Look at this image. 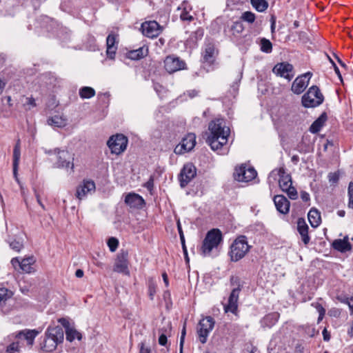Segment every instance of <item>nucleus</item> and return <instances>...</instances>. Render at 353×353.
<instances>
[{
    "label": "nucleus",
    "instance_id": "61",
    "mask_svg": "<svg viewBox=\"0 0 353 353\" xmlns=\"http://www.w3.org/2000/svg\"><path fill=\"white\" fill-rule=\"evenodd\" d=\"M323 339L325 341H329L330 340V335L327 331L326 329H324L323 331Z\"/></svg>",
    "mask_w": 353,
    "mask_h": 353
},
{
    "label": "nucleus",
    "instance_id": "59",
    "mask_svg": "<svg viewBox=\"0 0 353 353\" xmlns=\"http://www.w3.org/2000/svg\"><path fill=\"white\" fill-rule=\"evenodd\" d=\"M347 303L349 308L351 311V314H353V296L350 299V301H347Z\"/></svg>",
    "mask_w": 353,
    "mask_h": 353
},
{
    "label": "nucleus",
    "instance_id": "27",
    "mask_svg": "<svg viewBox=\"0 0 353 353\" xmlns=\"http://www.w3.org/2000/svg\"><path fill=\"white\" fill-rule=\"evenodd\" d=\"M308 221L313 228L318 227L321 221L320 212L315 208H312L307 214Z\"/></svg>",
    "mask_w": 353,
    "mask_h": 353
},
{
    "label": "nucleus",
    "instance_id": "30",
    "mask_svg": "<svg viewBox=\"0 0 353 353\" xmlns=\"http://www.w3.org/2000/svg\"><path fill=\"white\" fill-rule=\"evenodd\" d=\"M147 53L148 49L141 47L137 50L129 51L127 56L132 60H138L146 56Z\"/></svg>",
    "mask_w": 353,
    "mask_h": 353
},
{
    "label": "nucleus",
    "instance_id": "50",
    "mask_svg": "<svg viewBox=\"0 0 353 353\" xmlns=\"http://www.w3.org/2000/svg\"><path fill=\"white\" fill-rule=\"evenodd\" d=\"M329 181L331 183H336L339 181V176L336 172H331L328 175Z\"/></svg>",
    "mask_w": 353,
    "mask_h": 353
},
{
    "label": "nucleus",
    "instance_id": "56",
    "mask_svg": "<svg viewBox=\"0 0 353 353\" xmlns=\"http://www.w3.org/2000/svg\"><path fill=\"white\" fill-rule=\"evenodd\" d=\"M26 100H27V101H26L27 105H29L31 107H35L36 106V103H35V100H34V98L28 97V98L26 99Z\"/></svg>",
    "mask_w": 353,
    "mask_h": 353
},
{
    "label": "nucleus",
    "instance_id": "44",
    "mask_svg": "<svg viewBox=\"0 0 353 353\" xmlns=\"http://www.w3.org/2000/svg\"><path fill=\"white\" fill-rule=\"evenodd\" d=\"M349 202L348 207L353 209V182H350L347 190Z\"/></svg>",
    "mask_w": 353,
    "mask_h": 353
},
{
    "label": "nucleus",
    "instance_id": "49",
    "mask_svg": "<svg viewBox=\"0 0 353 353\" xmlns=\"http://www.w3.org/2000/svg\"><path fill=\"white\" fill-rule=\"evenodd\" d=\"M203 36V30L202 29H198L195 32H194L191 36V39H193V37L195 38V40L201 39Z\"/></svg>",
    "mask_w": 353,
    "mask_h": 353
},
{
    "label": "nucleus",
    "instance_id": "11",
    "mask_svg": "<svg viewBox=\"0 0 353 353\" xmlns=\"http://www.w3.org/2000/svg\"><path fill=\"white\" fill-rule=\"evenodd\" d=\"M141 28L143 35L150 38L158 37L163 30V28L155 21L143 23Z\"/></svg>",
    "mask_w": 353,
    "mask_h": 353
},
{
    "label": "nucleus",
    "instance_id": "18",
    "mask_svg": "<svg viewBox=\"0 0 353 353\" xmlns=\"http://www.w3.org/2000/svg\"><path fill=\"white\" fill-rule=\"evenodd\" d=\"M274 203L276 210L281 214H286L290 210V203L283 195H276Z\"/></svg>",
    "mask_w": 353,
    "mask_h": 353
},
{
    "label": "nucleus",
    "instance_id": "34",
    "mask_svg": "<svg viewBox=\"0 0 353 353\" xmlns=\"http://www.w3.org/2000/svg\"><path fill=\"white\" fill-rule=\"evenodd\" d=\"M65 336L66 339L70 342L74 341L75 339L81 340L82 337L80 332H79L76 329L69 326L66 327L65 328Z\"/></svg>",
    "mask_w": 353,
    "mask_h": 353
},
{
    "label": "nucleus",
    "instance_id": "8",
    "mask_svg": "<svg viewBox=\"0 0 353 353\" xmlns=\"http://www.w3.org/2000/svg\"><path fill=\"white\" fill-rule=\"evenodd\" d=\"M196 145V135L193 133L188 134L183 138L181 143L178 144L174 152L176 154H183L191 151Z\"/></svg>",
    "mask_w": 353,
    "mask_h": 353
},
{
    "label": "nucleus",
    "instance_id": "31",
    "mask_svg": "<svg viewBox=\"0 0 353 353\" xmlns=\"http://www.w3.org/2000/svg\"><path fill=\"white\" fill-rule=\"evenodd\" d=\"M21 157L20 145L19 142L16 144L13 150V174L17 175L19 163Z\"/></svg>",
    "mask_w": 353,
    "mask_h": 353
},
{
    "label": "nucleus",
    "instance_id": "35",
    "mask_svg": "<svg viewBox=\"0 0 353 353\" xmlns=\"http://www.w3.org/2000/svg\"><path fill=\"white\" fill-rule=\"evenodd\" d=\"M95 95V90L91 88L85 86L79 90V96L81 99H90Z\"/></svg>",
    "mask_w": 353,
    "mask_h": 353
},
{
    "label": "nucleus",
    "instance_id": "20",
    "mask_svg": "<svg viewBox=\"0 0 353 353\" xmlns=\"http://www.w3.org/2000/svg\"><path fill=\"white\" fill-rule=\"evenodd\" d=\"M125 203L130 208H141L145 203L143 199L135 193L128 194L125 199Z\"/></svg>",
    "mask_w": 353,
    "mask_h": 353
},
{
    "label": "nucleus",
    "instance_id": "45",
    "mask_svg": "<svg viewBox=\"0 0 353 353\" xmlns=\"http://www.w3.org/2000/svg\"><path fill=\"white\" fill-rule=\"evenodd\" d=\"M244 29V27L243 26V23L240 21H236L233 23L232 26V30L233 31V33H241Z\"/></svg>",
    "mask_w": 353,
    "mask_h": 353
},
{
    "label": "nucleus",
    "instance_id": "62",
    "mask_svg": "<svg viewBox=\"0 0 353 353\" xmlns=\"http://www.w3.org/2000/svg\"><path fill=\"white\" fill-rule=\"evenodd\" d=\"M6 84V83L3 80L0 79V94L3 92V91L5 88Z\"/></svg>",
    "mask_w": 353,
    "mask_h": 353
},
{
    "label": "nucleus",
    "instance_id": "60",
    "mask_svg": "<svg viewBox=\"0 0 353 353\" xmlns=\"http://www.w3.org/2000/svg\"><path fill=\"white\" fill-rule=\"evenodd\" d=\"M294 353H303V347L301 345H296L294 350Z\"/></svg>",
    "mask_w": 353,
    "mask_h": 353
},
{
    "label": "nucleus",
    "instance_id": "1",
    "mask_svg": "<svg viewBox=\"0 0 353 353\" xmlns=\"http://www.w3.org/2000/svg\"><path fill=\"white\" fill-rule=\"evenodd\" d=\"M209 134L206 142L214 151H219L228 143L230 133V128L226 126L222 119L212 121L208 125Z\"/></svg>",
    "mask_w": 353,
    "mask_h": 353
},
{
    "label": "nucleus",
    "instance_id": "22",
    "mask_svg": "<svg viewBox=\"0 0 353 353\" xmlns=\"http://www.w3.org/2000/svg\"><path fill=\"white\" fill-rule=\"evenodd\" d=\"M308 225H307L305 219H299L297 221V230L301 236V239L305 245L308 244L310 238L308 235Z\"/></svg>",
    "mask_w": 353,
    "mask_h": 353
},
{
    "label": "nucleus",
    "instance_id": "36",
    "mask_svg": "<svg viewBox=\"0 0 353 353\" xmlns=\"http://www.w3.org/2000/svg\"><path fill=\"white\" fill-rule=\"evenodd\" d=\"M252 6L258 12H264L268 7V3L265 0H250Z\"/></svg>",
    "mask_w": 353,
    "mask_h": 353
},
{
    "label": "nucleus",
    "instance_id": "38",
    "mask_svg": "<svg viewBox=\"0 0 353 353\" xmlns=\"http://www.w3.org/2000/svg\"><path fill=\"white\" fill-rule=\"evenodd\" d=\"M279 314L277 313H272L266 315L263 323L268 327H271L278 321Z\"/></svg>",
    "mask_w": 353,
    "mask_h": 353
},
{
    "label": "nucleus",
    "instance_id": "41",
    "mask_svg": "<svg viewBox=\"0 0 353 353\" xmlns=\"http://www.w3.org/2000/svg\"><path fill=\"white\" fill-rule=\"evenodd\" d=\"M12 293L6 288H0V304L4 303L12 296Z\"/></svg>",
    "mask_w": 353,
    "mask_h": 353
},
{
    "label": "nucleus",
    "instance_id": "43",
    "mask_svg": "<svg viewBox=\"0 0 353 353\" xmlns=\"http://www.w3.org/2000/svg\"><path fill=\"white\" fill-rule=\"evenodd\" d=\"M119 241L114 237H111L108 241V245L111 252H114L118 247Z\"/></svg>",
    "mask_w": 353,
    "mask_h": 353
},
{
    "label": "nucleus",
    "instance_id": "6",
    "mask_svg": "<svg viewBox=\"0 0 353 353\" xmlns=\"http://www.w3.org/2000/svg\"><path fill=\"white\" fill-rule=\"evenodd\" d=\"M214 323L215 322L211 316H206L199 321L197 333L201 343H206L210 332L214 328Z\"/></svg>",
    "mask_w": 353,
    "mask_h": 353
},
{
    "label": "nucleus",
    "instance_id": "13",
    "mask_svg": "<svg viewBox=\"0 0 353 353\" xmlns=\"http://www.w3.org/2000/svg\"><path fill=\"white\" fill-rule=\"evenodd\" d=\"M196 168L192 163L185 164L180 173V185L185 187L190 181L196 176Z\"/></svg>",
    "mask_w": 353,
    "mask_h": 353
},
{
    "label": "nucleus",
    "instance_id": "32",
    "mask_svg": "<svg viewBox=\"0 0 353 353\" xmlns=\"http://www.w3.org/2000/svg\"><path fill=\"white\" fill-rule=\"evenodd\" d=\"M58 344L59 343L55 341L54 339L48 336H46L42 347L46 352H52L56 350Z\"/></svg>",
    "mask_w": 353,
    "mask_h": 353
},
{
    "label": "nucleus",
    "instance_id": "15",
    "mask_svg": "<svg viewBox=\"0 0 353 353\" xmlns=\"http://www.w3.org/2000/svg\"><path fill=\"white\" fill-rule=\"evenodd\" d=\"M114 271L125 274H129L128 252H122L118 254L115 261Z\"/></svg>",
    "mask_w": 353,
    "mask_h": 353
},
{
    "label": "nucleus",
    "instance_id": "29",
    "mask_svg": "<svg viewBox=\"0 0 353 353\" xmlns=\"http://www.w3.org/2000/svg\"><path fill=\"white\" fill-rule=\"evenodd\" d=\"M34 262L35 260L32 256L25 258L21 261L19 268L25 273H31L34 271L32 267Z\"/></svg>",
    "mask_w": 353,
    "mask_h": 353
},
{
    "label": "nucleus",
    "instance_id": "16",
    "mask_svg": "<svg viewBox=\"0 0 353 353\" xmlns=\"http://www.w3.org/2000/svg\"><path fill=\"white\" fill-rule=\"evenodd\" d=\"M240 291L241 288H239V286L232 290L228 299V305L224 306V310L225 312H231L232 313H235L238 307L237 303Z\"/></svg>",
    "mask_w": 353,
    "mask_h": 353
},
{
    "label": "nucleus",
    "instance_id": "24",
    "mask_svg": "<svg viewBox=\"0 0 353 353\" xmlns=\"http://www.w3.org/2000/svg\"><path fill=\"white\" fill-rule=\"evenodd\" d=\"M332 247L336 250L341 252H345L351 250V244L348 241V237L345 236L343 239H336L332 243Z\"/></svg>",
    "mask_w": 353,
    "mask_h": 353
},
{
    "label": "nucleus",
    "instance_id": "55",
    "mask_svg": "<svg viewBox=\"0 0 353 353\" xmlns=\"http://www.w3.org/2000/svg\"><path fill=\"white\" fill-rule=\"evenodd\" d=\"M301 198L303 201H308L310 199V194L305 191L301 192Z\"/></svg>",
    "mask_w": 353,
    "mask_h": 353
},
{
    "label": "nucleus",
    "instance_id": "46",
    "mask_svg": "<svg viewBox=\"0 0 353 353\" xmlns=\"http://www.w3.org/2000/svg\"><path fill=\"white\" fill-rule=\"evenodd\" d=\"M19 351V342H13L7 347V353H15Z\"/></svg>",
    "mask_w": 353,
    "mask_h": 353
},
{
    "label": "nucleus",
    "instance_id": "9",
    "mask_svg": "<svg viewBox=\"0 0 353 353\" xmlns=\"http://www.w3.org/2000/svg\"><path fill=\"white\" fill-rule=\"evenodd\" d=\"M256 171L253 168L245 165L236 168L234 173L235 179L241 182L250 181L256 176Z\"/></svg>",
    "mask_w": 353,
    "mask_h": 353
},
{
    "label": "nucleus",
    "instance_id": "25",
    "mask_svg": "<svg viewBox=\"0 0 353 353\" xmlns=\"http://www.w3.org/2000/svg\"><path fill=\"white\" fill-rule=\"evenodd\" d=\"M39 334V331L37 330H24L19 332L16 338H20L21 336H24V339L27 341V343L32 345L34 343L35 337Z\"/></svg>",
    "mask_w": 353,
    "mask_h": 353
},
{
    "label": "nucleus",
    "instance_id": "57",
    "mask_svg": "<svg viewBox=\"0 0 353 353\" xmlns=\"http://www.w3.org/2000/svg\"><path fill=\"white\" fill-rule=\"evenodd\" d=\"M11 263L14 266V268H16L17 266H19L21 261L19 260L18 258H13L11 260Z\"/></svg>",
    "mask_w": 353,
    "mask_h": 353
},
{
    "label": "nucleus",
    "instance_id": "51",
    "mask_svg": "<svg viewBox=\"0 0 353 353\" xmlns=\"http://www.w3.org/2000/svg\"><path fill=\"white\" fill-rule=\"evenodd\" d=\"M181 19L183 21H192L193 17L186 11L183 10L181 13Z\"/></svg>",
    "mask_w": 353,
    "mask_h": 353
},
{
    "label": "nucleus",
    "instance_id": "26",
    "mask_svg": "<svg viewBox=\"0 0 353 353\" xmlns=\"http://www.w3.org/2000/svg\"><path fill=\"white\" fill-rule=\"evenodd\" d=\"M327 119L326 113L323 112L319 117L312 123L310 127V131L313 134L319 132L325 123Z\"/></svg>",
    "mask_w": 353,
    "mask_h": 353
},
{
    "label": "nucleus",
    "instance_id": "14",
    "mask_svg": "<svg viewBox=\"0 0 353 353\" xmlns=\"http://www.w3.org/2000/svg\"><path fill=\"white\" fill-rule=\"evenodd\" d=\"M292 70V65L285 62L277 63L273 68L274 73L288 80L294 77Z\"/></svg>",
    "mask_w": 353,
    "mask_h": 353
},
{
    "label": "nucleus",
    "instance_id": "10",
    "mask_svg": "<svg viewBox=\"0 0 353 353\" xmlns=\"http://www.w3.org/2000/svg\"><path fill=\"white\" fill-rule=\"evenodd\" d=\"M312 75L311 72H307L296 77L292 83V91L296 94H301L308 85Z\"/></svg>",
    "mask_w": 353,
    "mask_h": 353
},
{
    "label": "nucleus",
    "instance_id": "19",
    "mask_svg": "<svg viewBox=\"0 0 353 353\" xmlns=\"http://www.w3.org/2000/svg\"><path fill=\"white\" fill-rule=\"evenodd\" d=\"M95 184L92 181H85L80 185L77 190V196L79 199H83L88 193L94 192Z\"/></svg>",
    "mask_w": 353,
    "mask_h": 353
},
{
    "label": "nucleus",
    "instance_id": "58",
    "mask_svg": "<svg viewBox=\"0 0 353 353\" xmlns=\"http://www.w3.org/2000/svg\"><path fill=\"white\" fill-rule=\"evenodd\" d=\"M187 94L190 98H193L198 94V92L196 90H193L188 91Z\"/></svg>",
    "mask_w": 353,
    "mask_h": 353
},
{
    "label": "nucleus",
    "instance_id": "42",
    "mask_svg": "<svg viewBox=\"0 0 353 353\" xmlns=\"http://www.w3.org/2000/svg\"><path fill=\"white\" fill-rule=\"evenodd\" d=\"M241 19L248 23H253L255 20V14L252 12H245L241 17Z\"/></svg>",
    "mask_w": 353,
    "mask_h": 353
},
{
    "label": "nucleus",
    "instance_id": "64",
    "mask_svg": "<svg viewBox=\"0 0 353 353\" xmlns=\"http://www.w3.org/2000/svg\"><path fill=\"white\" fill-rule=\"evenodd\" d=\"M299 35V39L303 40L304 41L307 39V34L304 32H300Z\"/></svg>",
    "mask_w": 353,
    "mask_h": 353
},
{
    "label": "nucleus",
    "instance_id": "33",
    "mask_svg": "<svg viewBox=\"0 0 353 353\" xmlns=\"http://www.w3.org/2000/svg\"><path fill=\"white\" fill-rule=\"evenodd\" d=\"M215 54V49L213 45L208 44L205 49L203 52V60L208 63H212L214 61Z\"/></svg>",
    "mask_w": 353,
    "mask_h": 353
},
{
    "label": "nucleus",
    "instance_id": "28",
    "mask_svg": "<svg viewBox=\"0 0 353 353\" xmlns=\"http://www.w3.org/2000/svg\"><path fill=\"white\" fill-rule=\"evenodd\" d=\"M49 125L54 128H63L67 125V119L61 115H54L47 121Z\"/></svg>",
    "mask_w": 353,
    "mask_h": 353
},
{
    "label": "nucleus",
    "instance_id": "21",
    "mask_svg": "<svg viewBox=\"0 0 353 353\" xmlns=\"http://www.w3.org/2000/svg\"><path fill=\"white\" fill-rule=\"evenodd\" d=\"M106 53L110 59H114L117 50V37L114 34H110L106 39Z\"/></svg>",
    "mask_w": 353,
    "mask_h": 353
},
{
    "label": "nucleus",
    "instance_id": "23",
    "mask_svg": "<svg viewBox=\"0 0 353 353\" xmlns=\"http://www.w3.org/2000/svg\"><path fill=\"white\" fill-rule=\"evenodd\" d=\"M46 336L52 338L60 343L63 340V330L60 326L49 327L46 332Z\"/></svg>",
    "mask_w": 353,
    "mask_h": 353
},
{
    "label": "nucleus",
    "instance_id": "2",
    "mask_svg": "<svg viewBox=\"0 0 353 353\" xmlns=\"http://www.w3.org/2000/svg\"><path fill=\"white\" fill-rule=\"evenodd\" d=\"M223 241L221 232L219 229H212L208 232L201 248V254L203 256L211 255L214 250H216Z\"/></svg>",
    "mask_w": 353,
    "mask_h": 353
},
{
    "label": "nucleus",
    "instance_id": "12",
    "mask_svg": "<svg viewBox=\"0 0 353 353\" xmlns=\"http://www.w3.org/2000/svg\"><path fill=\"white\" fill-rule=\"evenodd\" d=\"M165 69L169 73H173L185 68V63L179 57L168 56L164 61Z\"/></svg>",
    "mask_w": 353,
    "mask_h": 353
},
{
    "label": "nucleus",
    "instance_id": "3",
    "mask_svg": "<svg viewBox=\"0 0 353 353\" xmlns=\"http://www.w3.org/2000/svg\"><path fill=\"white\" fill-rule=\"evenodd\" d=\"M251 246L248 244L247 237L241 235L236 238L230 247L228 252L230 260L237 262L245 257L249 252Z\"/></svg>",
    "mask_w": 353,
    "mask_h": 353
},
{
    "label": "nucleus",
    "instance_id": "63",
    "mask_svg": "<svg viewBox=\"0 0 353 353\" xmlns=\"http://www.w3.org/2000/svg\"><path fill=\"white\" fill-rule=\"evenodd\" d=\"M75 276L77 278H81L83 276V271L81 269H78L75 272Z\"/></svg>",
    "mask_w": 353,
    "mask_h": 353
},
{
    "label": "nucleus",
    "instance_id": "48",
    "mask_svg": "<svg viewBox=\"0 0 353 353\" xmlns=\"http://www.w3.org/2000/svg\"><path fill=\"white\" fill-rule=\"evenodd\" d=\"M148 292L150 299L152 300L154 294H156V285L152 280L149 281Z\"/></svg>",
    "mask_w": 353,
    "mask_h": 353
},
{
    "label": "nucleus",
    "instance_id": "4",
    "mask_svg": "<svg viewBox=\"0 0 353 353\" xmlns=\"http://www.w3.org/2000/svg\"><path fill=\"white\" fill-rule=\"evenodd\" d=\"M323 101L324 96L316 85L311 86L301 99L303 106L307 108L318 107Z\"/></svg>",
    "mask_w": 353,
    "mask_h": 353
},
{
    "label": "nucleus",
    "instance_id": "7",
    "mask_svg": "<svg viewBox=\"0 0 353 353\" xmlns=\"http://www.w3.org/2000/svg\"><path fill=\"white\" fill-rule=\"evenodd\" d=\"M107 144L112 153L119 154L126 149L128 139L123 134H117L112 136L108 141Z\"/></svg>",
    "mask_w": 353,
    "mask_h": 353
},
{
    "label": "nucleus",
    "instance_id": "39",
    "mask_svg": "<svg viewBox=\"0 0 353 353\" xmlns=\"http://www.w3.org/2000/svg\"><path fill=\"white\" fill-rule=\"evenodd\" d=\"M261 50L263 52L270 53L272 50V44L267 39L263 38L261 40Z\"/></svg>",
    "mask_w": 353,
    "mask_h": 353
},
{
    "label": "nucleus",
    "instance_id": "53",
    "mask_svg": "<svg viewBox=\"0 0 353 353\" xmlns=\"http://www.w3.org/2000/svg\"><path fill=\"white\" fill-rule=\"evenodd\" d=\"M139 353H151V351L150 348L145 347V344L143 342H141L140 344Z\"/></svg>",
    "mask_w": 353,
    "mask_h": 353
},
{
    "label": "nucleus",
    "instance_id": "17",
    "mask_svg": "<svg viewBox=\"0 0 353 353\" xmlns=\"http://www.w3.org/2000/svg\"><path fill=\"white\" fill-rule=\"evenodd\" d=\"M54 152L57 154L58 161L57 163L59 168H73V163L70 162V155L68 151L61 150L58 148L54 150Z\"/></svg>",
    "mask_w": 353,
    "mask_h": 353
},
{
    "label": "nucleus",
    "instance_id": "40",
    "mask_svg": "<svg viewBox=\"0 0 353 353\" xmlns=\"http://www.w3.org/2000/svg\"><path fill=\"white\" fill-rule=\"evenodd\" d=\"M8 242L10 248L16 252H19L23 248V243L20 240L9 239Z\"/></svg>",
    "mask_w": 353,
    "mask_h": 353
},
{
    "label": "nucleus",
    "instance_id": "54",
    "mask_svg": "<svg viewBox=\"0 0 353 353\" xmlns=\"http://www.w3.org/2000/svg\"><path fill=\"white\" fill-rule=\"evenodd\" d=\"M159 343L161 345H165L167 343V336L164 334H161L159 338Z\"/></svg>",
    "mask_w": 353,
    "mask_h": 353
},
{
    "label": "nucleus",
    "instance_id": "47",
    "mask_svg": "<svg viewBox=\"0 0 353 353\" xmlns=\"http://www.w3.org/2000/svg\"><path fill=\"white\" fill-rule=\"evenodd\" d=\"M312 305H314L316 310L318 311L319 314V318H318V321L319 322L320 321H321L325 314V310L323 308V307L316 303H313Z\"/></svg>",
    "mask_w": 353,
    "mask_h": 353
},
{
    "label": "nucleus",
    "instance_id": "5",
    "mask_svg": "<svg viewBox=\"0 0 353 353\" xmlns=\"http://www.w3.org/2000/svg\"><path fill=\"white\" fill-rule=\"evenodd\" d=\"M277 173L279 176V186L282 191L286 192L290 199L292 200L296 199L298 194L296 188L292 186L290 174L286 173L283 168H280L277 170Z\"/></svg>",
    "mask_w": 353,
    "mask_h": 353
},
{
    "label": "nucleus",
    "instance_id": "37",
    "mask_svg": "<svg viewBox=\"0 0 353 353\" xmlns=\"http://www.w3.org/2000/svg\"><path fill=\"white\" fill-rule=\"evenodd\" d=\"M177 228H178V231H179V236H180V240H181V245H182L183 254H184V256H185V261L187 263H189V257H188V255L187 248L185 246V237H184V234H183V230H182V228H181V224H180L179 221H178V223H177Z\"/></svg>",
    "mask_w": 353,
    "mask_h": 353
},
{
    "label": "nucleus",
    "instance_id": "52",
    "mask_svg": "<svg viewBox=\"0 0 353 353\" xmlns=\"http://www.w3.org/2000/svg\"><path fill=\"white\" fill-rule=\"evenodd\" d=\"M185 334H186V331H185V323L183 325V327L182 329L181 338H180V345L181 346H183Z\"/></svg>",
    "mask_w": 353,
    "mask_h": 353
}]
</instances>
